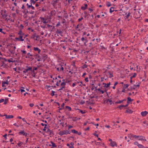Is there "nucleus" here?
Returning <instances> with one entry per match:
<instances>
[{"label":"nucleus","mask_w":148,"mask_h":148,"mask_svg":"<svg viewBox=\"0 0 148 148\" xmlns=\"http://www.w3.org/2000/svg\"><path fill=\"white\" fill-rule=\"evenodd\" d=\"M55 93V92L53 91H52L51 92V95L52 96H53L54 95V93Z\"/></svg>","instance_id":"49"},{"label":"nucleus","mask_w":148,"mask_h":148,"mask_svg":"<svg viewBox=\"0 0 148 148\" xmlns=\"http://www.w3.org/2000/svg\"><path fill=\"white\" fill-rule=\"evenodd\" d=\"M51 143L52 144V145L53 147H57V146L56 145L55 143H53V142L51 141Z\"/></svg>","instance_id":"27"},{"label":"nucleus","mask_w":148,"mask_h":148,"mask_svg":"<svg viewBox=\"0 0 148 148\" xmlns=\"http://www.w3.org/2000/svg\"><path fill=\"white\" fill-rule=\"evenodd\" d=\"M66 108H67L69 109V111H71V108L69 106H66Z\"/></svg>","instance_id":"39"},{"label":"nucleus","mask_w":148,"mask_h":148,"mask_svg":"<svg viewBox=\"0 0 148 148\" xmlns=\"http://www.w3.org/2000/svg\"><path fill=\"white\" fill-rule=\"evenodd\" d=\"M71 132L74 134H77L78 132L75 130H71Z\"/></svg>","instance_id":"22"},{"label":"nucleus","mask_w":148,"mask_h":148,"mask_svg":"<svg viewBox=\"0 0 148 148\" xmlns=\"http://www.w3.org/2000/svg\"><path fill=\"white\" fill-rule=\"evenodd\" d=\"M107 102L108 103V102L110 103H111V104L112 101L110 99H108L107 100Z\"/></svg>","instance_id":"42"},{"label":"nucleus","mask_w":148,"mask_h":148,"mask_svg":"<svg viewBox=\"0 0 148 148\" xmlns=\"http://www.w3.org/2000/svg\"><path fill=\"white\" fill-rule=\"evenodd\" d=\"M13 59L12 58H11V60L10 59H8L7 60V61L9 62H13V61L12 60H13Z\"/></svg>","instance_id":"34"},{"label":"nucleus","mask_w":148,"mask_h":148,"mask_svg":"<svg viewBox=\"0 0 148 148\" xmlns=\"http://www.w3.org/2000/svg\"><path fill=\"white\" fill-rule=\"evenodd\" d=\"M69 134V132L67 130H64L62 131H60L59 132V134L60 135H62L64 134Z\"/></svg>","instance_id":"6"},{"label":"nucleus","mask_w":148,"mask_h":148,"mask_svg":"<svg viewBox=\"0 0 148 148\" xmlns=\"http://www.w3.org/2000/svg\"><path fill=\"white\" fill-rule=\"evenodd\" d=\"M29 106H30L31 107H32L33 106H34V104L33 103H30L29 104Z\"/></svg>","instance_id":"56"},{"label":"nucleus","mask_w":148,"mask_h":148,"mask_svg":"<svg viewBox=\"0 0 148 148\" xmlns=\"http://www.w3.org/2000/svg\"><path fill=\"white\" fill-rule=\"evenodd\" d=\"M14 126H16L17 127H19V125H17V124H16V123H14Z\"/></svg>","instance_id":"58"},{"label":"nucleus","mask_w":148,"mask_h":148,"mask_svg":"<svg viewBox=\"0 0 148 148\" xmlns=\"http://www.w3.org/2000/svg\"><path fill=\"white\" fill-rule=\"evenodd\" d=\"M34 49L35 51H38V53H39L40 51V50L38 47H34Z\"/></svg>","instance_id":"19"},{"label":"nucleus","mask_w":148,"mask_h":148,"mask_svg":"<svg viewBox=\"0 0 148 148\" xmlns=\"http://www.w3.org/2000/svg\"><path fill=\"white\" fill-rule=\"evenodd\" d=\"M74 143H71L70 144L67 143L66 145L69 147V148H74Z\"/></svg>","instance_id":"8"},{"label":"nucleus","mask_w":148,"mask_h":148,"mask_svg":"<svg viewBox=\"0 0 148 148\" xmlns=\"http://www.w3.org/2000/svg\"><path fill=\"white\" fill-rule=\"evenodd\" d=\"M1 15L3 18H5L8 16V14L6 13V11L5 10H1Z\"/></svg>","instance_id":"2"},{"label":"nucleus","mask_w":148,"mask_h":148,"mask_svg":"<svg viewBox=\"0 0 148 148\" xmlns=\"http://www.w3.org/2000/svg\"><path fill=\"white\" fill-rule=\"evenodd\" d=\"M134 144L135 145H137L138 147L139 145H140V144L137 142H134Z\"/></svg>","instance_id":"41"},{"label":"nucleus","mask_w":148,"mask_h":148,"mask_svg":"<svg viewBox=\"0 0 148 148\" xmlns=\"http://www.w3.org/2000/svg\"><path fill=\"white\" fill-rule=\"evenodd\" d=\"M107 6L109 7L111 6V5L110 3L109 2H107L106 3Z\"/></svg>","instance_id":"25"},{"label":"nucleus","mask_w":148,"mask_h":148,"mask_svg":"<svg viewBox=\"0 0 148 148\" xmlns=\"http://www.w3.org/2000/svg\"><path fill=\"white\" fill-rule=\"evenodd\" d=\"M21 51L24 54L26 53V51L25 50H21Z\"/></svg>","instance_id":"55"},{"label":"nucleus","mask_w":148,"mask_h":148,"mask_svg":"<svg viewBox=\"0 0 148 148\" xmlns=\"http://www.w3.org/2000/svg\"><path fill=\"white\" fill-rule=\"evenodd\" d=\"M80 84H79V86L82 87L83 86V84H82V83L81 82H80Z\"/></svg>","instance_id":"61"},{"label":"nucleus","mask_w":148,"mask_h":148,"mask_svg":"<svg viewBox=\"0 0 148 148\" xmlns=\"http://www.w3.org/2000/svg\"><path fill=\"white\" fill-rule=\"evenodd\" d=\"M128 138H139V139H143L145 137L141 136H137L136 135H134L131 134H129L128 135Z\"/></svg>","instance_id":"1"},{"label":"nucleus","mask_w":148,"mask_h":148,"mask_svg":"<svg viewBox=\"0 0 148 148\" xmlns=\"http://www.w3.org/2000/svg\"><path fill=\"white\" fill-rule=\"evenodd\" d=\"M27 55H28V56H26L25 57V58H31L30 57V56H32V55L31 54H30V53H28L27 54Z\"/></svg>","instance_id":"21"},{"label":"nucleus","mask_w":148,"mask_h":148,"mask_svg":"<svg viewBox=\"0 0 148 148\" xmlns=\"http://www.w3.org/2000/svg\"><path fill=\"white\" fill-rule=\"evenodd\" d=\"M141 116L143 117L145 116L148 114V112L147 111L142 112L140 113Z\"/></svg>","instance_id":"7"},{"label":"nucleus","mask_w":148,"mask_h":148,"mask_svg":"<svg viewBox=\"0 0 148 148\" xmlns=\"http://www.w3.org/2000/svg\"><path fill=\"white\" fill-rule=\"evenodd\" d=\"M136 76V73H134L133 74V75L131 77H131V78H132L133 77H135Z\"/></svg>","instance_id":"48"},{"label":"nucleus","mask_w":148,"mask_h":148,"mask_svg":"<svg viewBox=\"0 0 148 148\" xmlns=\"http://www.w3.org/2000/svg\"><path fill=\"white\" fill-rule=\"evenodd\" d=\"M85 80L87 82H88V77L86 78L85 79Z\"/></svg>","instance_id":"53"},{"label":"nucleus","mask_w":148,"mask_h":148,"mask_svg":"<svg viewBox=\"0 0 148 148\" xmlns=\"http://www.w3.org/2000/svg\"><path fill=\"white\" fill-rule=\"evenodd\" d=\"M114 7H112L110 8V13H112V12L114 11Z\"/></svg>","instance_id":"20"},{"label":"nucleus","mask_w":148,"mask_h":148,"mask_svg":"<svg viewBox=\"0 0 148 148\" xmlns=\"http://www.w3.org/2000/svg\"><path fill=\"white\" fill-rule=\"evenodd\" d=\"M128 86L129 85L127 84H124L123 87L125 88H126L128 87Z\"/></svg>","instance_id":"40"},{"label":"nucleus","mask_w":148,"mask_h":148,"mask_svg":"<svg viewBox=\"0 0 148 148\" xmlns=\"http://www.w3.org/2000/svg\"><path fill=\"white\" fill-rule=\"evenodd\" d=\"M79 83V82H76L75 83H73L72 84V86L74 87L75 85H77V84Z\"/></svg>","instance_id":"30"},{"label":"nucleus","mask_w":148,"mask_h":148,"mask_svg":"<svg viewBox=\"0 0 148 148\" xmlns=\"http://www.w3.org/2000/svg\"><path fill=\"white\" fill-rule=\"evenodd\" d=\"M39 36L38 35H36V37H35V39H35V40H38V38H39Z\"/></svg>","instance_id":"46"},{"label":"nucleus","mask_w":148,"mask_h":148,"mask_svg":"<svg viewBox=\"0 0 148 148\" xmlns=\"http://www.w3.org/2000/svg\"><path fill=\"white\" fill-rule=\"evenodd\" d=\"M81 40L82 41H84L85 42L84 43V44L85 45V43L87 42V41H88V40H87V39H84V38L83 37L82 38Z\"/></svg>","instance_id":"17"},{"label":"nucleus","mask_w":148,"mask_h":148,"mask_svg":"<svg viewBox=\"0 0 148 148\" xmlns=\"http://www.w3.org/2000/svg\"><path fill=\"white\" fill-rule=\"evenodd\" d=\"M10 52L12 53H14V50H13L12 49V48H11L10 49Z\"/></svg>","instance_id":"35"},{"label":"nucleus","mask_w":148,"mask_h":148,"mask_svg":"<svg viewBox=\"0 0 148 148\" xmlns=\"http://www.w3.org/2000/svg\"><path fill=\"white\" fill-rule=\"evenodd\" d=\"M40 18L41 20V22H43V21H44L45 20V18H44L42 17H40Z\"/></svg>","instance_id":"33"},{"label":"nucleus","mask_w":148,"mask_h":148,"mask_svg":"<svg viewBox=\"0 0 148 148\" xmlns=\"http://www.w3.org/2000/svg\"><path fill=\"white\" fill-rule=\"evenodd\" d=\"M64 70V68L62 66H61L60 68V70H61L62 71H63Z\"/></svg>","instance_id":"57"},{"label":"nucleus","mask_w":148,"mask_h":148,"mask_svg":"<svg viewBox=\"0 0 148 148\" xmlns=\"http://www.w3.org/2000/svg\"><path fill=\"white\" fill-rule=\"evenodd\" d=\"M65 84H65V83L64 82H63L61 83L60 85L61 86H62V87H65Z\"/></svg>","instance_id":"24"},{"label":"nucleus","mask_w":148,"mask_h":148,"mask_svg":"<svg viewBox=\"0 0 148 148\" xmlns=\"http://www.w3.org/2000/svg\"><path fill=\"white\" fill-rule=\"evenodd\" d=\"M87 6V4H85L84 6V7H82L81 9L82 10H84L86 9Z\"/></svg>","instance_id":"16"},{"label":"nucleus","mask_w":148,"mask_h":148,"mask_svg":"<svg viewBox=\"0 0 148 148\" xmlns=\"http://www.w3.org/2000/svg\"><path fill=\"white\" fill-rule=\"evenodd\" d=\"M73 127V126L71 125H69L68 127L69 129L71 128H72Z\"/></svg>","instance_id":"64"},{"label":"nucleus","mask_w":148,"mask_h":148,"mask_svg":"<svg viewBox=\"0 0 148 148\" xmlns=\"http://www.w3.org/2000/svg\"><path fill=\"white\" fill-rule=\"evenodd\" d=\"M27 69H25L23 71L24 73H26L27 72L29 71H31L32 70V67H28V66H26Z\"/></svg>","instance_id":"4"},{"label":"nucleus","mask_w":148,"mask_h":148,"mask_svg":"<svg viewBox=\"0 0 148 148\" xmlns=\"http://www.w3.org/2000/svg\"><path fill=\"white\" fill-rule=\"evenodd\" d=\"M19 134L21 135H25V136H26L27 135V133L24 132V131H21L19 132Z\"/></svg>","instance_id":"11"},{"label":"nucleus","mask_w":148,"mask_h":148,"mask_svg":"<svg viewBox=\"0 0 148 148\" xmlns=\"http://www.w3.org/2000/svg\"><path fill=\"white\" fill-rule=\"evenodd\" d=\"M37 0H36V1H34V0H31V2L32 3H35L37 1Z\"/></svg>","instance_id":"51"},{"label":"nucleus","mask_w":148,"mask_h":148,"mask_svg":"<svg viewBox=\"0 0 148 148\" xmlns=\"http://www.w3.org/2000/svg\"><path fill=\"white\" fill-rule=\"evenodd\" d=\"M2 30H3L2 29L0 28V32H1L2 33H3L4 34H5L6 33L5 32H3L2 31Z\"/></svg>","instance_id":"44"},{"label":"nucleus","mask_w":148,"mask_h":148,"mask_svg":"<svg viewBox=\"0 0 148 148\" xmlns=\"http://www.w3.org/2000/svg\"><path fill=\"white\" fill-rule=\"evenodd\" d=\"M133 101V99H131L130 97H128L127 98V103H129V102H131Z\"/></svg>","instance_id":"18"},{"label":"nucleus","mask_w":148,"mask_h":148,"mask_svg":"<svg viewBox=\"0 0 148 148\" xmlns=\"http://www.w3.org/2000/svg\"><path fill=\"white\" fill-rule=\"evenodd\" d=\"M108 73L109 74V76L110 78H111L113 76L112 75V74L110 73L109 72H108Z\"/></svg>","instance_id":"43"},{"label":"nucleus","mask_w":148,"mask_h":148,"mask_svg":"<svg viewBox=\"0 0 148 148\" xmlns=\"http://www.w3.org/2000/svg\"><path fill=\"white\" fill-rule=\"evenodd\" d=\"M18 34L19 35V36L24 35V34L22 33V32L21 30L19 31Z\"/></svg>","instance_id":"26"},{"label":"nucleus","mask_w":148,"mask_h":148,"mask_svg":"<svg viewBox=\"0 0 148 148\" xmlns=\"http://www.w3.org/2000/svg\"><path fill=\"white\" fill-rule=\"evenodd\" d=\"M124 100H121V101H116V102H115V103H122L123 101Z\"/></svg>","instance_id":"36"},{"label":"nucleus","mask_w":148,"mask_h":148,"mask_svg":"<svg viewBox=\"0 0 148 148\" xmlns=\"http://www.w3.org/2000/svg\"><path fill=\"white\" fill-rule=\"evenodd\" d=\"M83 19V17H82L81 18H79L78 19V21L79 22L80 21L82 20Z\"/></svg>","instance_id":"52"},{"label":"nucleus","mask_w":148,"mask_h":148,"mask_svg":"<svg viewBox=\"0 0 148 148\" xmlns=\"http://www.w3.org/2000/svg\"><path fill=\"white\" fill-rule=\"evenodd\" d=\"M36 35L35 33H34V34H33L32 36L31 37V38H34V39H35L36 36Z\"/></svg>","instance_id":"38"},{"label":"nucleus","mask_w":148,"mask_h":148,"mask_svg":"<svg viewBox=\"0 0 148 148\" xmlns=\"http://www.w3.org/2000/svg\"><path fill=\"white\" fill-rule=\"evenodd\" d=\"M78 120V119H77L76 117L73 118V121H76Z\"/></svg>","instance_id":"45"},{"label":"nucleus","mask_w":148,"mask_h":148,"mask_svg":"<svg viewBox=\"0 0 148 148\" xmlns=\"http://www.w3.org/2000/svg\"><path fill=\"white\" fill-rule=\"evenodd\" d=\"M139 148H144L145 147L141 144H140L138 147Z\"/></svg>","instance_id":"37"},{"label":"nucleus","mask_w":148,"mask_h":148,"mask_svg":"<svg viewBox=\"0 0 148 148\" xmlns=\"http://www.w3.org/2000/svg\"><path fill=\"white\" fill-rule=\"evenodd\" d=\"M109 141L110 142V145L112 147H114V146H117V144L115 142L112 141V139H109Z\"/></svg>","instance_id":"3"},{"label":"nucleus","mask_w":148,"mask_h":148,"mask_svg":"<svg viewBox=\"0 0 148 148\" xmlns=\"http://www.w3.org/2000/svg\"><path fill=\"white\" fill-rule=\"evenodd\" d=\"M110 82H109L107 84L106 83H103V84L104 85V86L105 87H106V88H108V87H109L110 86Z\"/></svg>","instance_id":"12"},{"label":"nucleus","mask_w":148,"mask_h":148,"mask_svg":"<svg viewBox=\"0 0 148 148\" xmlns=\"http://www.w3.org/2000/svg\"><path fill=\"white\" fill-rule=\"evenodd\" d=\"M23 35H21L19 36V38H16V40H18L19 41H24V39H23Z\"/></svg>","instance_id":"9"},{"label":"nucleus","mask_w":148,"mask_h":148,"mask_svg":"<svg viewBox=\"0 0 148 148\" xmlns=\"http://www.w3.org/2000/svg\"><path fill=\"white\" fill-rule=\"evenodd\" d=\"M129 103H127V104L125 106H124V105H120L119 106V108L120 109H121V106H122L123 107H127L128 106V104H129Z\"/></svg>","instance_id":"23"},{"label":"nucleus","mask_w":148,"mask_h":148,"mask_svg":"<svg viewBox=\"0 0 148 148\" xmlns=\"http://www.w3.org/2000/svg\"><path fill=\"white\" fill-rule=\"evenodd\" d=\"M17 108H18L19 109H20V110H22V108H23L22 106H21L20 105H18L17 106Z\"/></svg>","instance_id":"29"},{"label":"nucleus","mask_w":148,"mask_h":148,"mask_svg":"<svg viewBox=\"0 0 148 148\" xmlns=\"http://www.w3.org/2000/svg\"><path fill=\"white\" fill-rule=\"evenodd\" d=\"M125 14H127V15L126 16V19L128 18L130 15V12H129L127 14V13H126Z\"/></svg>","instance_id":"28"},{"label":"nucleus","mask_w":148,"mask_h":148,"mask_svg":"<svg viewBox=\"0 0 148 148\" xmlns=\"http://www.w3.org/2000/svg\"><path fill=\"white\" fill-rule=\"evenodd\" d=\"M4 101V100L3 99H1L0 100V103H1L3 102Z\"/></svg>","instance_id":"60"},{"label":"nucleus","mask_w":148,"mask_h":148,"mask_svg":"<svg viewBox=\"0 0 148 148\" xmlns=\"http://www.w3.org/2000/svg\"><path fill=\"white\" fill-rule=\"evenodd\" d=\"M4 116L5 117L6 119H11L12 118L14 117V116L12 115H7L6 114L4 115Z\"/></svg>","instance_id":"10"},{"label":"nucleus","mask_w":148,"mask_h":148,"mask_svg":"<svg viewBox=\"0 0 148 148\" xmlns=\"http://www.w3.org/2000/svg\"><path fill=\"white\" fill-rule=\"evenodd\" d=\"M23 143V142H19L18 143V145L20 147L22 144Z\"/></svg>","instance_id":"32"},{"label":"nucleus","mask_w":148,"mask_h":148,"mask_svg":"<svg viewBox=\"0 0 148 148\" xmlns=\"http://www.w3.org/2000/svg\"><path fill=\"white\" fill-rule=\"evenodd\" d=\"M94 135L97 136V137L98 138V139H100V138H99L98 137V134H94Z\"/></svg>","instance_id":"62"},{"label":"nucleus","mask_w":148,"mask_h":148,"mask_svg":"<svg viewBox=\"0 0 148 148\" xmlns=\"http://www.w3.org/2000/svg\"><path fill=\"white\" fill-rule=\"evenodd\" d=\"M97 90L101 92L102 94H103L104 93V91L103 90H101L100 88L97 89Z\"/></svg>","instance_id":"31"},{"label":"nucleus","mask_w":148,"mask_h":148,"mask_svg":"<svg viewBox=\"0 0 148 148\" xmlns=\"http://www.w3.org/2000/svg\"><path fill=\"white\" fill-rule=\"evenodd\" d=\"M79 110V112H81L82 114H84L85 113V112H84L81 110Z\"/></svg>","instance_id":"50"},{"label":"nucleus","mask_w":148,"mask_h":148,"mask_svg":"<svg viewBox=\"0 0 148 148\" xmlns=\"http://www.w3.org/2000/svg\"><path fill=\"white\" fill-rule=\"evenodd\" d=\"M56 33L60 34H62V32L60 30L57 29L56 31Z\"/></svg>","instance_id":"15"},{"label":"nucleus","mask_w":148,"mask_h":148,"mask_svg":"<svg viewBox=\"0 0 148 148\" xmlns=\"http://www.w3.org/2000/svg\"><path fill=\"white\" fill-rule=\"evenodd\" d=\"M87 67V66L86 65L84 64L83 66V68H86Z\"/></svg>","instance_id":"54"},{"label":"nucleus","mask_w":148,"mask_h":148,"mask_svg":"<svg viewBox=\"0 0 148 148\" xmlns=\"http://www.w3.org/2000/svg\"><path fill=\"white\" fill-rule=\"evenodd\" d=\"M143 123L144 124H146L147 126L148 125V124L147 123L146 121H145L143 122Z\"/></svg>","instance_id":"59"},{"label":"nucleus","mask_w":148,"mask_h":148,"mask_svg":"<svg viewBox=\"0 0 148 148\" xmlns=\"http://www.w3.org/2000/svg\"><path fill=\"white\" fill-rule=\"evenodd\" d=\"M3 82L4 84H6L7 85H8V83H9V82L8 81V80H7L6 81V82Z\"/></svg>","instance_id":"47"},{"label":"nucleus","mask_w":148,"mask_h":148,"mask_svg":"<svg viewBox=\"0 0 148 148\" xmlns=\"http://www.w3.org/2000/svg\"><path fill=\"white\" fill-rule=\"evenodd\" d=\"M45 127L43 129L44 131H46V132L48 133H50V134L51 132V130H49L48 128L46 127V126L47 125V124H45Z\"/></svg>","instance_id":"5"},{"label":"nucleus","mask_w":148,"mask_h":148,"mask_svg":"<svg viewBox=\"0 0 148 148\" xmlns=\"http://www.w3.org/2000/svg\"><path fill=\"white\" fill-rule=\"evenodd\" d=\"M139 86V84L137 85H134L133 87L132 88V89H135V88H136L137 87H138Z\"/></svg>","instance_id":"14"},{"label":"nucleus","mask_w":148,"mask_h":148,"mask_svg":"<svg viewBox=\"0 0 148 148\" xmlns=\"http://www.w3.org/2000/svg\"><path fill=\"white\" fill-rule=\"evenodd\" d=\"M132 112L133 111L130 109H128L126 111V112L130 114H131L132 113Z\"/></svg>","instance_id":"13"},{"label":"nucleus","mask_w":148,"mask_h":148,"mask_svg":"<svg viewBox=\"0 0 148 148\" xmlns=\"http://www.w3.org/2000/svg\"><path fill=\"white\" fill-rule=\"evenodd\" d=\"M27 5L28 6V8H30L32 6L31 5H29L28 3L27 4Z\"/></svg>","instance_id":"63"}]
</instances>
